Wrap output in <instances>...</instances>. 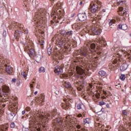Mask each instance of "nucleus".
I'll return each mask as SVG.
<instances>
[{
  "label": "nucleus",
  "mask_w": 131,
  "mask_h": 131,
  "mask_svg": "<svg viewBox=\"0 0 131 131\" xmlns=\"http://www.w3.org/2000/svg\"><path fill=\"white\" fill-rule=\"evenodd\" d=\"M99 74L100 75V76H105V75H106V72H105L104 71H100L99 72Z\"/></svg>",
  "instance_id": "29"
},
{
  "label": "nucleus",
  "mask_w": 131,
  "mask_h": 131,
  "mask_svg": "<svg viewBox=\"0 0 131 131\" xmlns=\"http://www.w3.org/2000/svg\"><path fill=\"white\" fill-rule=\"evenodd\" d=\"M97 18L96 17H91L90 21L93 23V24H96L97 23Z\"/></svg>",
  "instance_id": "24"
},
{
  "label": "nucleus",
  "mask_w": 131,
  "mask_h": 131,
  "mask_svg": "<svg viewBox=\"0 0 131 131\" xmlns=\"http://www.w3.org/2000/svg\"><path fill=\"white\" fill-rule=\"evenodd\" d=\"M115 23H116V20H115V19H112V20H110V22H109L110 26H112V25H113V24H115Z\"/></svg>",
  "instance_id": "30"
},
{
  "label": "nucleus",
  "mask_w": 131,
  "mask_h": 131,
  "mask_svg": "<svg viewBox=\"0 0 131 131\" xmlns=\"http://www.w3.org/2000/svg\"><path fill=\"white\" fill-rule=\"evenodd\" d=\"M39 72L40 73H41V72H46V70L45 69V68L43 67H41L40 68L39 70Z\"/></svg>",
  "instance_id": "33"
},
{
  "label": "nucleus",
  "mask_w": 131,
  "mask_h": 131,
  "mask_svg": "<svg viewBox=\"0 0 131 131\" xmlns=\"http://www.w3.org/2000/svg\"><path fill=\"white\" fill-rule=\"evenodd\" d=\"M122 116H127V112L126 110H123L122 113Z\"/></svg>",
  "instance_id": "32"
},
{
  "label": "nucleus",
  "mask_w": 131,
  "mask_h": 131,
  "mask_svg": "<svg viewBox=\"0 0 131 131\" xmlns=\"http://www.w3.org/2000/svg\"><path fill=\"white\" fill-rule=\"evenodd\" d=\"M21 34H22V32H21V31H15L14 37H15L16 40L19 39V38L21 36Z\"/></svg>",
  "instance_id": "12"
},
{
  "label": "nucleus",
  "mask_w": 131,
  "mask_h": 131,
  "mask_svg": "<svg viewBox=\"0 0 131 131\" xmlns=\"http://www.w3.org/2000/svg\"><path fill=\"white\" fill-rule=\"evenodd\" d=\"M5 80H4V79L3 78H0V84L2 83H4Z\"/></svg>",
  "instance_id": "46"
},
{
  "label": "nucleus",
  "mask_w": 131,
  "mask_h": 131,
  "mask_svg": "<svg viewBox=\"0 0 131 131\" xmlns=\"http://www.w3.org/2000/svg\"><path fill=\"white\" fill-rule=\"evenodd\" d=\"M34 95H37V91L34 92Z\"/></svg>",
  "instance_id": "62"
},
{
  "label": "nucleus",
  "mask_w": 131,
  "mask_h": 131,
  "mask_svg": "<svg viewBox=\"0 0 131 131\" xmlns=\"http://www.w3.org/2000/svg\"><path fill=\"white\" fill-rule=\"evenodd\" d=\"M51 24H54V21L51 20Z\"/></svg>",
  "instance_id": "63"
},
{
  "label": "nucleus",
  "mask_w": 131,
  "mask_h": 131,
  "mask_svg": "<svg viewBox=\"0 0 131 131\" xmlns=\"http://www.w3.org/2000/svg\"><path fill=\"white\" fill-rule=\"evenodd\" d=\"M72 34H73V32H72V31L67 32L66 33V36H72Z\"/></svg>",
  "instance_id": "28"
},
{
  "label": "nucleus",
  "mask_w": 131,
  "mask_h": 131,
  "mask_svg": "<svg viewBox=\"0 0 131 131\" xmlns=\"http://www.w3.org/2000/svg\"><path fill=\"white\" fill-rule=\"evenodd\" d=\"M5 67L6 68V72L8 74H12L13 73V68L11 66L5 64Z\"/></svg>",
  "instance_id": "8"
},
{
  "label": "nucleus",
  "mask_w": 131,
  "mask_h": 131,
  "mask_svg": "<svg viewBox=\"0 0 131 131\" xmlns=\"http://www.w3.org/2000/svg\"><path fill=\"white\" fill-rule=\"evenodd\" d=\"M79 5H80V6H82V2H80L79 3Z\"/></svg>",
  "instance_id": "61"
},
{
  "label": "nucleus",
  "mask_w": 131,
  "mask_h": 131,
  "mask_svg": "<svg viewBox=\"0 0 131 131\" xmlns=\"http://www.w3.org/2000/svg\"><path fill=\"white\" fill-rule=\"evenodd\" d=\"M58 42L59 46L65 47V45L67 43V40L65 37H60V38H58Z\"/></svg>",
  "instance_id": "5"
},
{
  "label": "nucleus",
  "mask_w": 131,
  "mask_h": 131,
  "mask_svg": "<svg viewBox=\"0 0 131 131\" xmlns=\"http://www.w3.org/2000/svg\"><path fill=\"white\" fill-rule=\"evenodd\" d=\"M83 116H85V112L83 113Z\"/></svg>",
  "instance_id": "64"
},
{
  "label": "nucleus",
  "mask_w": 131,
  "mask_h": 131,
  "mask_svg": "<svg viewBox=\"0 0 131 131\" xmlns=\"http://www.w3.org/2000/svg\"><path fill=\"white\" fill-rule=\"evenodd\" d=\"M63 77H68V75H63Z\"/></svg>",
  "instance_id": "59"
},
{
  "label": "nucleus",
  "mask_w": 131,
  "mask_h": 131,
  "mask_svg": "<svg viewBox=\"0 0 131 131\" xmlns=\"http://www.w3.org/2000/svg\"><path fill=\"white\" fill-rule=\"evenodd\" d=\"M56 121L58 122L59 124H62V120L60 119V118H57Z\"/></svg>",
  "instance_id": "35"
},
{
  "label": "nucleus",
  "mask_w": 131,
  "mask_h": 131,
  "mask_svg": "<svg viewBox=\"0 0 131 131\" xmlns=\"http://www.w3.org/2000/svg\"><path fill=\"white\" fill-rule=\"evenodd\" d=\"M91 123V119L87 118L86 119H83V124H90Z\"/></svg>",
  "instance_id": "20"
},
{
  "label": "nucleus",
  "mask_w": 131,
  "mask_h": 131,
  "mask_svg": "<svg viewBox=\"0 0 131 131\" xmlns=\"http://www.w3.org/2000/svg\"><path fill=\"white\" fill-rule=\"evenodd\" d=\"M23 131H28V128H27L26 130H25V128H23Z\"/></svg>",
  "instance_id": "55"
},
{
  "label": "nucleus",
  "mask_w": 131,
  "mask_h": 131,
  "mask_svg": "<svg viewBox=\"0 0 131 131\" xmlns=\"http://www.w3.org/2000/svg\"><path fill=\"white\" fill-rule=\"evenodd\" d=\"M15 116L16 114L12 112L9 115V117L10 118V119H13Z\"/></svg>",
  "instance_id": "25"
},
{
  "label": "nucleus",
  "mask_w": 131,
  "mask_h": 131,
  "mask_svg": "<svg viewBox=\"0 0 131 131\" xmlns=\"http://www.w3.org/2000/svg\"><path fill=\"white\" fill-rule=\"evenodd\" d=\"M77 90H78V91H81V88H79V87H78V88H77Z\"/></svg>",
  "instance_id": "56"
},
{
  "label": "nucleus",
  "mask_w": 131,
  "mask_h": 131,
  "mask_svg": "<svg viewBox=\"0 0 131 131\" xmlns=\"http://www.w3.org/2000/svg\"><path fill=\"white\" fill-rule=\"evenodd\" d=\"M61 107L62 108L64 109V110H67V109H68V106H67V105L66 104H63Z\"/></svg>",
  "instance_id": "40"
},
{
  "label": "nucleus",
  "mask_w": 131,
  "mask_h": 131,
  "mask_svg": "<svg viewBox=\"0 0 131 131\" xmlns=\"http://www.w3.org/2000/svg\"><path fill=\"white\" fill-rule=\"evenodd\" d=\"M79 21H85L86 20V14L85 13H79L78 14Z\"/></svg>",
  "instance_id": "7"
},
{
  "label": "nucleus",
  "mask_w": 131,
  "mask_h": 131,
  "mask_svg": "<svg viewBox=\"0 0 131 131\" xmlns=\"http://www.w3.org/2000/svg\"><path fill=\"white\" fill-rule=\"evenodd\" d=\"M2 91L5 94L2 95V93H0V101H2V102H7L9 99L8 94L10 93V88L4 85L2 86Z\"/></svg>",
  "instance_id": "2"
},
{
  "label": "nucleus",
  "mask_w": 131,
  "mask_h": 131,
  "mask_svg": "<svg viewBox=\"0 0 131 131\" xmlns=\"http://www.w3.org/2000/svg\"><path fill=\"white\" fill-rule=\"evenodd\" d=\"M76 70L78 74H80V75H82V74L84 73V70H83V69H81L79 67H77Z\"/></svg>",
  "instance_id": "14"
},
{
  "label": "nucleus",
  "mask_w": 131,
  "mask_h": 131,
  "mask_svg": "<svg viewBox=\"0 0 131 131\" xmlns=\"http://www.w3.org/2000/svg\"><path fill=\"white\" fill-rule=\"evenodd\" d=\"M37 117H38V118H41V119H42L45 117L42 115H39L38 114L36 115Z\"/></svg>",
  "instance_id": "41"
},
{
  "label": "nucleus",
  "mask_w": 131,
  "mask_h": 131,
  "mask_svg": "<svg viewBox=\"0 0 131 131\" xmlns=\"http://www.w3.org/2000/svg\"><path fill=\"white\" fill-rule=\"evenodd\" d=\"M97 89L98 90V91H99V92H101V91L103 90V88H102V86H101V84H99L97 86Z\"/></svg>",
  "instance_id": "31"
},
{
  "label": "nucleus",
  "mask_w": 131,
  "mask_h": 131,
  "mask_svg": "<svg viewBox=\"0 0 131 131\" xmlns=\"http://www.w3.org/2000/svg\"><path fill=\"white\" fill-rule=\"evenodd\" d=\"M63 86L67 89H70L71 88V83L69 82L63 81Z\"/></svg>",
  "instance_id": "18"
},
{
  "label": "nucleus",
  "mask_w": 131,
  "mask_h": 131,
  "mask_svg": "<svg viewBox=\"0 0 131 131\" xmlns=\"http://www.w3.org/2000/svg\"><path fill=\"white\" fill-rule=\"evenodd\" d=\"M114 99H116V100H118V99H119V97L118 96V95H115Z\"/></svg>",
  "instance_id": "49"
},
{
  "label": "nucleus",
  "mask_w": 131,
  "mask_h": 131,
  "mask_svg": "<svg viewBox=\"0 0 131 131\" xmlns=\"http://www.w3.org/2000/svg\"><path fill=\"white\" fill-rule=\"evenodd\" d=\"M76 127H77V128H78V129H80V125H77L76 126Z\"/></svg>",
  "instance_id": "54"
},
{
  "label": "nucleus",
  "mask_w": 131,
  "mask_h": 131,
  "mask_svg": "<svg viewBox=\"0 0 131 131\" xmlns=\"http://www.w3.org/2000/svg\"><path fill=\"white\" fill-rule=\"evenodd\" d=\"M77 108L79 110H80V109H81V104L80 103L78 104L77 105Z\"/></svg>",
  "instance_id": "44"
},
{
  "label": "nucleus",
  "mask_w": 131,
  "mask_h": 131,
  "mask_svg": "<svg viewBox=\"0 0 131 131\" xmlns=\"http://www.w3.org/2000/svg\"><path fill=\"white\" fill-rule=\"evenodd\" d=\"M90 48L92 50H94L96 48V45L95 43H92L90 45Z\"/></svg>",
  "instance_id": "38"
},
{
  "label": "nucleus",
  "mask_w": 131,
  "mask_h": 131,
  "mask_svg": "<svg viewBox=\"0 0 131 131\" xmlns=\"http://www.w3.org/2000/svg\"><path fill=\"white\" fill-rule=\"evenodd\" d=\"M26 50H28L29 52H28V54H29V57H30L31 58H33L34 57H35V50L34 49H29V48H27V47H26V46L25 47Z\"/></svg>",
  "instance_id": "6"
},
{
  "label": "nucleus",
  "mask_w": 131,
  "mask_h": 131,
  "mask_svg": "<svg viewBox=\"0 0 131 131\" xmlns=\"http://www.w3.org/2000/svg\"><path fill=\"white\" fill-rule=\"evenodd\" d=\"M118 61H120V59L119 58V59H115L113 62V64H117V63H118Z\"/></svg>",
  "instance_id": "39"
},
{
  "label": "nucleus",
  "mask_w": 131,
  "mask_h": 131,
  "mask_svg": "<svg viewBox=\"0 0 131 131\" xmlns=\"http://www.w3.org/2000/svg\"><path fill=\"white\" fill-rule=\"evenodd\" d=\"M99 104H100V105H104V102H100L99 103Z\"/></svg>",
  "instance_id": "57"
},
{
  "label": "nucleus",
  "mask_w": 131,
  "mask_h": 131,
  "mask_svg": "<svg viewBox=\"0 0 131 131\" xmlns=\"http://www.w3.org/2000/svg\"><path fill=\"white\" fill-rule=\"evenodd\" d=\"M54 14H55V15H57V16H59V17H60V20H63V17H62V16H63V14H64L63 13V11H62L61 10H57L56 11L54 12Z\"/></svg>",
  "instance_id": "13"
},
{
  "label": "nucleus",
  "mask_w": 131,
  "mask_h": 131,
  "mask_svg": "<svg viewBox=\"0 0 131 131\" xmlns=\"http://www.w3.org/2000/svg\"><path fill=\"white\" fill-rule=\"evenodd\" d=\"M23 25L21 24H18V28H19V29L21 30V29L23 30Z\"/></svg>",
  "instance_id": "42"
},
{
  "label": "nucleus",
  "mask_w": 131,
  "mask_h": 131,
  "mask_svg": "<svg viewBox=\"0 0 131 131\" xmlns=\"http://www.w3.org/2000/svg\"><path fill=\"white\" fill-rule=\"evenodd\" d=\"M35 59L37 62H38V61H40V59H41V55L39 54L36 55Z\"/></svg>",
  "instance_id": "26"
},
{
  "label": "nucleus",
  "mask_w": 131,
  "mask_h": 131,
  "mask_svg": "<svg viewBox=\"0 0 131 131\" xmlns=\"http://www.w3.org/2000/svg\"><path fill=\"white\" fill-rule=\"evenodd\" d=\"M21 75L24 76V78H26V77H27V73H26V72H22Z\"/></svg>",
  "instance_id": "37"
},
{
  "label": "nucleus",
  "mask_w": 131,
  "mask_h": 131,
  "mask_svg": "<svg viewBox=\"0 0 131 131\" xmlns=\"http://www.w3.org/2000/svg\"><path fill=\"white\" fill-rule=\"evenodd\" d=\"M9 128V124H5L4 125H0V131H8Z\"/></svg>",
  "instance_id": "11"
},
{
  "label": "nucleus",
  "mask_w": 131,
  "mask_h": 131,
  "mask_svg": "<svg viewBox=\"0 0 131 131\" xmlns=\"http://www.w3.org/2000/svg\"><path fill=\"white\" fill-rule=\"evenodd\" d=\"M24 114H25V111H23L22 112V115H24Z\"/></svg>",
  "instance_id": "58"
},
{
  "label": "nucleus",
  "mask_w": 131,
  "mask_h": 131,
  "mask_svg": "<svg viewBox=\"0 0 131 131\" xmlns=\"http://www.w3.org/2000/svg\"><path fill=\"white\" fill-rule=\"evenodd\" d=\"M116 89H119V88H121V86L120 85V84H118L116 85Z\"/></svg>",
  "instance_id": "47"
},
{
  "label": "nucleus",
  "mask_w": 131,
  "mask_h": 131,
  "mask_svg": "<svg viewBox=\"0 0 131 131\" xmlns=\"http://www.w3.org/2000/svg\"><path fill=\"white\" fill-rule=\"evenodd\" d=\"M92 31L94 35H99V34H101L102 30L99 27V26H94L92 29Z\"/></svg>",
  "instance_id": "4"
},
{
  "label": "nucleus",
  "mask_w": 131,
  "mask_h": 131,
  "mask_svg": "<svg viewBox=\"0 0 131 131\" xmlns=\"http://www.w3.org/2000/svg\"><path fill=\"white\" fill-rule=\"evenodd\" d=\"M6 107V104L0 105V110H2L3 108Z\"/></svg>",
  "instance_id": "45"
},
{
  "label": "nucleus",
  "mask_w": 131,
  "mask_h": 131,
  "mask_svg": "<svg viewBox=\"0 0 131 131\" xmlns=\"http://www.w3.org/2000/svg\"><path fill=\"white\" fill-rule=\"evenodd\" d=\"M77 117L79 118L82 117V115H81V114H79L78 115Z\"/></svg>",
  "instance_id": "52"
},
{
  "label": "nucleus",
  "mask_w": 131,
  "mask_h": 131,
  "mask_svg": "<svg viewBox=\"0 0 131 131\" xmlns=\"http://www.w3.org/2000/svg\"><path fill=\"white\" fill-rule=\"evenodd\" d=\"M52 115H54L53 113H48L45 114V117L46 118H48V119H51V118L49 117H50V116H52Z\"/></svg>",
  "instance_id": "22"
},
{
  "label": "nucleus",
  "mask_w": 131,
  "mask_h": 131,
  "mask_svg": "<svg viewBox=\"0 0 131 131\" xmlns=\"http://www.w3.org/2000/svg\"><path fill=\"white\" fill-rule=\"evenodd\" d=\"M127 69V66L125 64H123L120 67L121 71H124V70H126Z\"/></svg>",
  "instance_id": "21"
},
{
  "label": "nucleus",
  "mask_w": 131,
  "mask_h": 131,
  "mask_svg": "<svg viewBox=\"0 0 131 131\" xmlns=\"http://www.w3.org/2000/svg\"><path fill=\"white\" fill-rule=\"evenodd\" d=\"M90 93H92L93 97H96V98H97V99H99V98H100V97H101V95H100V93H99V92H97V91H96V94H95L94 92H93V90L91 91Z\"/></svg>",
  "instance_id": "16"
},
{
  "label": "nucleus",
  "mask_w": 131,
  "mask_h": 131,
  "mask_svg": "<svg viewBox=\"0 0 131 131\" xmlns=\"http://www.w3.org/2000/svg\"><path fill=\"white\" fill-rule=\"evenodd\" d=\"M41 12H42V10H40L39 12H36L33 19L35 22V24H37L39 26H40V25L42 24V20L45 19V17L43 16L45 13Z\"/></svg>",
  "instance_id": "1"
},
{
  "label": "nucleus",
  "mask_w": 131,
  "mask_h": 131,
  "mask_svg": "<svg viewBox=\"0 0 131 131\" xmlns=\"http://www.w3.org/2000/svg\"><path fill=\"white\" fill-rule=\"evenodd\" d=\"M118 28L122 30H126V29H127V26L125 24H120L118 25Z\"/></svg>",
  "instance_id": "15"
},
{
  "label": "nucleus",
  "mask_w": 131,
  "mask_h": 131,
  "mask_svg": "<svg viewBox=\"0 0 131 131\" xmlns=\"http://www.w3.org/2000/svg\"><path fill=\"white\" fill-rule=\"evenodd\" d=\"M81 56L86 57L88 56V52L85 50H80L79 52Z\"/></svg>",
  "instance_id": "19"
},
{
  "label": "nucleus",
  "mask_w": 131,
  "mask_h": 131,
  "mask_svg": "<svg viewBox=\"0 0 131 131\" xmlns=\"http://www.w3.org/2000/svg\"><path fill=\"white\" fill-rule=\"evenodd\" d=\"M95 2L96 4H97V5L93 4L91 8V11L93 13H96L98 11V9H99V8H101V6L102 5V2H101L100 0H95Z\"/></svg>",
  "instance_id": "3"
},
{
  "label": "nucleus",
  "mask_w": 131,
  "mask_h": 131,
  "mask_svg": "<svg viewBox=\"0 0 131 131\" xmlns=\"http://www.w3.org/2000/svg\"><path fill=\"white\" fill-rule=\"evenodd\" d=\"M107 10L106 9H103L102 10V12H103L104 13H105V12H106Z\"/></svg>",
  "instance_id": "60"
},
{
  "label": "nucleus",
  "mask_w": 131,
  "mask_h": 131,
  "mask_svg": "<svg viewBox=\"0 0 131 131\" xmlns=\"http://www.w3.org/2000/svg\"><path fill=\"white\" fill-rule=\"evenodd\" d=\"M23 31H24L25 33H28V30H24L23 29Z\"/></svg>",
  "instance_id": "51"
},
{
  "label": "nucleus",
  "mask_w": 131,
  "mask_h": 131,
  "mask_svg": "<svg viewBox=\"0 0 131 131\" xmlns=\"http://www.w3.org/2000/svg\"><path fill=\"white\" fill-rule=\"evenodd\" d=\"M47 52L48 55H51L52 54V47H49L47 49Z\"/></svg>",
  "instance_id": "34"
},
{
  "label": "nucleus",
  "mask_w": 131,
  "mask_h": 131,
  "mask_svg": "<svg viewBox=\"0 0 131 131\" xmlns=\"http://www.w3.org/2000/svg\"><path fill=\"white\" fill-rule=\"evenodd\" d=\"M15 126H16V124H15V123L12 122L10 124V127H11V128H15Z\"/></svg>",
  "instance_id": "36"
},
{
  "label": "nucleus",
  "mask_w": 131,
  "mask_h": 131,
  "mask_svg": "<svg viewBox=\"0 0 131 131\" xmlns=\"http://www.w3.org/2000/svg\"><path fill=\"white\" fill-rule=\"evenodd\" d=\"M41 101H43V100H45V96L43 95H41Z\"/></svg>",
  "instance_id": "50"
},
{
  "label": "nucleus",
  "mask_w": 131,
  "mask_h": 131,
  "mask_svg": "<svg viewBox=\"0 0 131 131\" xmlns=\"http://www.w3.org/2000/svg\"><path fill=\"white\" fill-rule=\"evenodd\" d=\"M98 43L101 45H104V43H105V39L104 37H101L99 38L98 40Z\"/></svg>",
  "instance_id": "17"
},
{
  "label": "nucleus",
  "mask_w": 131,
  "mask_h": 131,
  "mask_svg": "<svg viewBox=\"0 0 131 131\" xmlns=\"http://www.w3.org/2000/svg\"><path fill=\"white\" fill-rule=\"evenodd\" d=\"M26 111H28V112L30 111V110H31L30 107H28V106L26 108Z\"/></svg>",
  "instance_id": "48"
},
{
  "label": "nucleus",
  "mask_w": 131,
  "mask_h": 131,
  "mask_svg": "<svg viewBox=\"0 0 131 131\" xmlns=\"http://www.w3.org/2000/svg\"><path fill=\"white\" fill-rule=\"evenodd\" d=\"M12 82H16V79L15 78L12 79Z\"/></svg>",
  "instance_id": "53"
},
{
  "label": "nucleus",
  "mask_w": 131,
  "mask_h": 131,
  "mask_svg": "<svg viewBox=\"0 0 131 131\" xmlns=\"http://www.w3.org/2000/svg\"><path fill=\"white\" fill-rule=\"evenodd\" d=\"M120 78L121 80H124V79H125V75H121L120 77Z\"/></svg>",
  "instance_id": "43"
},
{
  "label": "nucleus",
  "mask_w": 131,
  "mask_h": 131,
  "mask_svg": "<svg viewBox=\"0 0 131 131\" xmlns=\"http://www.w3.org/2000/svg\"><path fill=\"white\" fill-rule=\"evenodd\" d=\"M54 72L56 74H62L63 73V69L60 66H56L54 69Z\"/></svg>",
  "instance_id": "9"
},
{
  "label": "nucleus",
  "mask_w": 131,
  "mask_h": 131,
  "mask_svg": "<svg viewBox=\"0 0 131 131\" xmlns=\"http://www.w3.org/2000/svg\"><path fill=\"white\" fill-rule=\"evenodd\" d=\"M117 3L118 5H120L121 6H122V5L124 4L125 2L124 0H117Z\"/></svg>",
  "instance_id": "27"
},
{
  "label": "nucleus",
  "mask_w": 131,
  "mask_h": 131,
  "mask_svg": "<svg viewBox=\"0 0 131 131\" xmlns=\"http://www.w3.org/2000/svg\"><path fill=\"white\" fill-rule=\"evenodd\" d=\"M119 11L121 12L122 16H125L126 14H127V9L126 8H123V7H119Z\"/></svg>",
  "instance_id": "10"
},
{
  "label": "nucleus",
  "mask_w": 131,
  "mask_h": 131,
  "mask_svg": "<svg viewBox=\"0 0 131 131\" xmlns=\"http://www.w3.org/2000/svg\"><path fill=\"white\" fill-rule=\"evenodd\" d=\"M108 67L111 71H114V70H115V67H114V65H113L112 63H110Z\"/></svg>",
  "instance_id": "23"
}]
</instances>
